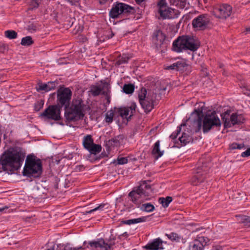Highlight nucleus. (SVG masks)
<instances>
[{"label":"nucleus","mask_w":250,"mask_h":250,"mask_svg":"<svg viewBox=\"0 0 250 250\" xmlns=\"http://www.w3.org/2000/svg\"><path fill=\"white\" fill-rule=\"evenodd\" d=\"M72 91L69 88H60L57 91V105L61 106V108L64 106V116L67 121H77L83 119L86 106L79 98L73 100L69 106Z\"/></svg>","instance_id":"1"},{"label":"nucleus","mask_w":250,"mask_h":250,"mask_svg":"<svg viewBox=\"0 0 250 250\" xmlns=\"http://www.w3.org/2000/svg\"><path fill=\"white\" fill-rule=\"evenodd\" d=\"M190 122L197 124L198 130L202 127L204 133H208L215 127L219 128L221 125V121L215 111L207 113L204 116L203 110L199 108L195 109L187 120V124Z\"/></svg>","instance_id":"2"},{"label":"nucleus","mask_w":250,"mask_h":250,"mask_svg":"<svg viewBox=\"0 0 250 250\" xmlns=\"http://www.w3.org/2000/svg\"><path fill=\"white\" fill-rule=\"evenodd\" d=\"M25 157V153L20 149L9 148L5 151L0 159V168L4 171L8 168L19 169L22 166Z\"/></svg>","instance_id":"3"},{"label":"nucleus","mask_w":250,"mask_h":250,"mask_svg":"<svg viewBox=\"0 0 250 250\" xmlns=\"http://www.w3.org/2000/svg\"><path fill=\"white\" fill-rule=\"evenodd\" d=\"M200 46L199 42L193 36H183L179 37L172 43V50L180 53L184 50L195 51Z\"/></svg>","instance_id":"4"},{"label":"nucleus","mask_w":250,"mask_h":250,"mask_svg":"<svg viewBox=\"0 0 250 250\" xmlns=\"http://www.w3.org/2000/svg\"><path fill=\"white\" fill-rule=\"evenodd\" d=\"M152 193L151 187L144 183L134 189L128 194V197L131 201L139 207L142 203L149 199Z\"/></svg>","instance_id":"5"},{"label":"nucleus","mask_w":250,"mask_h":250,"mask_svg":"<svg viewBox=\"0 0 250 250\" xmlns=\"http://www.w3.org/2000/svg\"><path fill=\"white\" fill-rule=\"evenodd\" d=\"M156 94L153 92L149 91L142 87L139 92L138 98L140 104L146 112H149L154 108V103Z\"/></svg>","instance_id":"6"},{"label":"nucleus","mask_w":250,"mask_h":250,"mask_svg":"<svg viewBox=\"0 0 250 250\" xmlns=\"http://www.w3.org/2000/svg\"><path fill=\"white\" fill-rule=\"evenodd\" d=\"M42 172V162L40 159L27 157L23 170L24 175L39 177Z\"/></svg>","instance_id":"7"},{"label":"nucleus","mask_w":250,"mask_h":250,"mask_svg":"<svg viewBox=\"0 0 250 250\" xmlns=\"http://www.w3.org/2000/svg\"><path fill=\"white\" fill-rule=\"evenodd\" d=\"M135 9L125 3L117 2L113 4L109 15L112 19H116L122 14H134Z\"/></svg>","instance_id":"8"},{"label":"nucleus","mask_w":250,"mask_h":250,"mask_svg":"<svg viewBox=\"0 0 250 250\" xmlns=\"http://www.w3.org/2000/svg\"><path fill=\"white\" fill-rule=\"evenodd\" d=\"M61 106L59 105H49L42 112L40 117L44 120H52L58 121L61 120Z\"/></svg>","instance_id":"9"},{"label":"nucleus","mask_w":250,"mask_h":250,"mask_svg":"<svg viewBox=\"0 0 250 250\" xmlns=\"http://www.w3.org/2000/svg\"><path fill=\"white\" fill-rule=\"evenodd\" d=\"M208 168L205 164H203L201 167H198L195 170L194 175L190 180L191 184L193 186H197L202 183L207 178Z\"/></svg>","instance_id":"10"},{"label":"nucleus","mask_w":250,"mask_h":250,"mask_svg":"<svg viewBox=\"0 0 250 250\" xmlns=\"http://www.w3.org/2000/svg\"><path fill=\"white\" fill-rule=\"evenodd\" d=\"M232 12L231 6L226 3L216 6L214 10L215 16L221 19H226L231 15Z\"/></svg>","instance_id":"11"},{"label":"nucleus","mask_w":250,"mask_h":250,"mask_svg":"<svg viewBox=\"0 0 250 250\" xmlns=\"http://www.w3.org/2000/svg\"><path fill=\"white\" fill-rule=\"evenodd\" d=\"M210 19L207 14H201L194 18L192 25L195 30H204L209 24Z\"/></svg>","instance_id":"12"},{"label":"nucleus","mask_w":250,"mask_h":250,"mask_svg":"<svg viewBox=\"0 0 250 250\" xmlns=\"http://www.w3.org/2000/svg\"><path fill=\"white\" fill-rule=\"evenodd\" d=\"M158 13L163 19H170L173 17V9L169 7L165 0H160L157 3Z\"/></svg>","instance_id":"13"},{"label":"nucleus","mask_w":250,"mask_h":250,"mask_svg":"<svg viewBox=\"0 0 250 250\" xmlns=\"http://www.w3.org/2000/svg\"><path fill=\"white\" fill-rule=\"evenodd\" d=\"M221 117L225 127H229L231 124L234 125L240 122L238 119V115L236 113H232L229 117V114L228 112H226L221 115Z\"/></svg>","instance_id":"14"},{"label":"nucleus","mask_w":250,"mask_h":250,"mask_svg":"<svg viewBox=\"0 0 250 250\" xmlns=\"http://www.w3.org/2000/svg\"><path fill=\"white\" fill-rule=\"evenodd\" d=\"M136 107V104L133 103L129 107H121L118 109L117 111L123 118H125L128 120L135 113Z\"/></svg>","instance_id":"15"},{"label":"nucleus","mask_w":250,"mask_h":250,"mask_svg":"<svg viewBox=\"0 0 250 250\" xmlns=\"http://www.w3.org/2000/svg\"><path fill=\"white\" fill-rule=\"evenodd\" d=\"M166 36L160 29H157L153 32L152 35V42L157 47H160L165 40Z\"/></svg>","instance_id":"16"},{"label":"nucleus","mask_w":250,"mask_h":250,"mask_svg":"<svg viewBox=\"0 0 250 250\" xmlns=\"http://www.w3.org/2000/svg\"><path fill=\"white\" fill-rule=\"evenodd\" d=\"M164 243V242L161 239L158 238L148 243L145 246V248L146 250H163Z\"/></svg>","instance_id":"17"},{"label":"nucleus","mask_w":250,"mask_h":250,"mask_svg":"<svg viewBox=\"0 0 250 250\" xmlns=\"http://www.w3.org/2000/svg\"><path fill=\"white\" fill-rule=\"evenodd\" d=\"M57 85V83L55 81L49 82L46 83H39L38 84V87L37 88L38 91H44L45 92H48L52 89H54Z\"/></svg>","instance_id":"18"},{"label":"nucleus","mask_w":250,"mask_h":250,"mask_svg":"<svg viewBox=\"0 0 250 250\" xmlns=\"http://www.w3.org/2000/svg\"><path fill=\"white\" fill-rule=\"evenodd\" d=\"M160 141L158 140L154 145L151 153L155 159H157L163 156L164 151L160 148Z\"/></svg>","instance_id":"19"},{"label":"nucleus","mask_w":250,"mask_h":250,"mask_svg":"<svg viewBox=\"0 0 250 250\" xmlns=\"http://www.w3.org/2000/svg\"><path fill=\"white\" fill-rule=\"evenodd\" d=\"M179 140L182 145H186L188 143L192 142L193 139L191 136V131L188 132H184L181 136L179 137Z\"/></svg>","instance_id":"20"},{"label":"nucleus","mask_w":250,"mask_h":250,"mask_svg":"<svg viewBox=\"0 0 250 250\" xmlns=\"http://www.w3.org/2000/svg\"><path fill=\"white\" fill-rule=\"evenodd\" d=\"M123 135H120L114 137L108 141V145L110 146H118L123 142Z\"/></svg>","instance_id":"21"},{"label":"nucleus","mask_w":250,"mask_h":250,"mask_svg":"<svg viewBox=\"0 0 250 250\" xmlns=\"http://www.w3.org/2000/svg\"><path fill=\"white\" fill-rule=\"evenodd\" d=\"M209 240L207 237L204 236H198L194 242L200 247V248L203 250L205 246L208 242Z\"/></svg>","instance_id":"22"},{"label":"nucleus","mask_w":250,"mask_h":250,"mask_svg":"<svg viewBox=\"0 0 250 250\" xmlns=\"http://www.w3.org/2000/svg\"><path fill=\"white\" fill-rule=\"evenodd\" d=\"M237 221L239 223L243 224V226L249 228L250 227V218L249 216L244 215H236Z\"/></svg>","instance_id":"23"},{"label":"nucleus","mask_w":250,"mask_h":250,"mask_svg":"<svg viewBox=\"0 0 250 250\" xmlns=\"http://www.w3.org/2000/svg\"><path fill=\"white\" fill-rule=\"evenodd\" d=\"M94 144V140L91 135H86L84 136L83 140V145L84 148L88 149Z\"/></svg>","instance_id":"24"},{"label":"nucleus","mask_w":250,"mask_h":250,"mask_svg":"<svg viewBox=\"0 0 250 250\" xmlns=\"http://www.w3.org/2000/svg\"><path fill=\"white\" fill-rule=\"evenodd\" d=\"M130 58V56H129V55L127 54H124L122 55H120L117 58L115 64L120 65L126 63L128 62Z\"/></svg>","instance_id":"25"},{"label":"nucleus","mask_w":250,"mask_h":250,"mask_svg":"<svg viewBox=\"0 0 250 250\" xmlns=\"http://www.w3.org/2000/svg\"><path fill=\"white\" fill-rule=\"evenodd\" d=\"M146 220V217H142L138 218L129 219L123 221L124 224L131 225L134 224H137L141 222H145Z\"/></svg>","instance_id":"26"},{"label":"nucleus","mask_w":250,"mask_h":250,"mask_svg":"<svg viewBox=\"0 0 250 250\" xmlns=\"http://www.w3.org/2000/svg\"><path fill=\"white\" fill-rule=\"evenodd\" d=\"M87 150L93 154H96L100 152L102 150V146L100 145L93 144L88 148Z\"/></svg>","instance_id":"27"},{"label":"nucleus","mask_w":250,"mask_h":250,"mask_svg":"<svg viewBox=\"0 0 250 250\" xmlns=\"http://www.w3.org/2000/svg\"><path fill=\"white\" fill-rule=\"evenodd\" d=\"M90 92L93 96H97L103 93V88L100 86L93 85L91 87Z\"/></svg>","instance_id":"28"},{"label":"nucleus","mask_w":250,"mask_h":250,"mask_svg":"<svg viewBox=\"0 0 250 250\" xmlns=\"http://www.w3.org/2000/svg\"><path fill=\"white\" fill-rule=\"evenodd\" d=\"M172 201V198L170 196H167L166 198L161 197L159 199V202L161 204L163 207L167 208L168 206L169 203Z\"/></svg>","instance_id":"29"},{"label":"nucleus","mask_w":250,"mask_h":250,"mask_svg":"<svg viewBox=\"0 0 250 250\" xmlns=\"http://www.w3.org/2000/svg\"><path fill=\"white\" fill-rule=\"evenodd\" d=\"M105 242L104 239H101L98 241H90L89 242V245L91 247H94L95 248H100L104 246Z\"/></svg>","instance_id":"30"},{"label":"nucleus","mask_w":250,"mask_h":250,"mask_svg":"<svg viewBox=\"0 0 250 250\" xmlns=\"http://www.w3.org/2000/svg\"><path fill=\"white\" fill-rule=\"evenodd\" d=\"M123 91L126 94H131L134 91V85L133 84H125L123 86Z\"/></svg>","instance_id":"31"},{"label":"nucleus","mask_w":250,"mask_h":250,"mask_svg":"<svg viewBox=\"0 0 250 250\" xmlns=\"http://www.w3.org/2000/svg\"><path fill=\"white\" fill-rule=\"evenodd\" d=\"M34 42L30 36H26L21 39V44L24 46H29L33 43Z\"/></svg>","instance_id":"32"},{"label":"nucleus","mask_w":250,"mask_h":250,"mask_svg":"<svg viewBox=\"0 0 250 250\" xmlns=\"http://www.w3.org/2000/svg\"><path fill=\"white\" fill-rule=\"evenodd\" d=\"M154 206L150 203H146L143 204L141 207V209L142 210L146 212H151L154 209Z\"/></svg>","instance_id":"33"},{"label":"nucleus","mask_w":250,"mask_h":250,"mask_svg":"<svg viewBox=\"0 0 250 250\" xmlns=\"http://www.w3.org/2000/svg\"><path fill=\"white\" fill-rule=\"evenodd\" d=\"M189 123H188L187 124V122L186 123H183L180 126H178L177 127V129L176 131V132H173L170 136V138L172 139V140H174L175 139H176L177 137V136L178 135V134L180 133V132H181V127L182 126H186L187 125H188Z\"/></svg>","instance_id":"34"},{"label":"nucleus","mask_w":250,"mask_h":250,"mask_svg":"<svg viewBox=\"0 0 250 250\" xmlns=\"http://www.w3.org/2000/svg\"><path fill=\"white\" fill-rule=\"evenodd\" d=\"M4 35L6 38L9 39H14L17 37V33L14 30L5 31Z\"/></svg>","instance_id":"35"},{"label":"nucleus","mask_w":250,"mask_h":250,"mask_svg":"<svg viewBox=\"0 0 250 250\" xmlns=\"http://www.w3.org/2000/svg\"><path fill=\"white\" fill-rule=\"evenodd\" d=\"M113 111L112 110L108 111L105 114V122L108 123H112L113 121Z\"/></svg>","instance_id":"36"},{"label":"nucleus","mask_w":250,"mask_h":250,"mask_svg":"<svg viewBox=\"0 0 250 250\" xmlns=\"http://www.w3.org/2000/svg\"><path fill=\"white\" fill-rule=\"evenodd\" d=\"M167 237L172 241H175L176 242L180 241V237L179 235L175 232H171L169 234H167Z\"/></svg>","instance_id":"37"},{"label":"nucleus","mask_w":250,"mask_h":250,"mask_svg":"<svg viewBox=\"0 0 250 250\" xmlns=\"http://www.w3.org/2000/svg\"><path fill=\"white\" fill-rule=\"evenodd\" d=\"M177 67V71L183 70L184 68L187 66V63L183 61H177L175 62Z\"/></svg>","instance_id":"38"},{"label":"nucleus","mask_w":250,"mask_h":250,"mask_svg":"<svg viewBox=\"0 0 250 250\" xmlns=\"http://www.w3.org/2000/svg\"><path fill=\"white\" fill-rule=\"evenodd\" d=\"M105 204H101L99 206H98L97 207L93 209H92L88 211H85L84 212H83V214L84 215H87L88 214H90L94 211H97V210H103L104 207L105 206Z\"/></svg>","instance_id":"39"},{"label":"nucleus","mask_w":250,"mask_h":250,"mask_svg":"<svg viewBox=\"0 0 250 250\" xmlns=\"http://www.w3.org/2000/svg\"><path fill=\"white\" fill-rule=\"evenodd\" d=\"M44 102L42 100L38 101L34 105V109L36 111H39L41 108L43 107Z\"/></svg>","instance_id":"40"},{"label":"nucleus","mask_w":250,"mask_h":250,"mask_svg":"<svg viewBox=\"0 0 250 250\" xmlns=\"http://www.w3.org/2000/svg\"><path fill=\"white\" fill-rule=\"evenodd\" d=\"M128 160L126 157L118 158L117 160H114V163H117L118 165H124L127 163Z\"/></svg>","instance_id":"41"},{"label":"nucleus","mask_w":250,"mask_h":250,"mask_svg":"<svg viewBox=\"0 0 250 250\" xmlns=\"http://www.w3.org/2000/svg\"><path fill=\"white\" fill-rule=\"evenodd\" d=\"M187 250H202L194 241L191 242Z\"/></svg>","instance_id":"42"},{"label":"nucleus","mask_w":250,"mask_h":250,"mask_svg":"<svg viewBox=\"0 0 250 250\" xmlns=\"http://www.w3.org/2000/svg\"><path fill=\"white\" fill-rule=\"evenodd\" d=\"M41 0H28L27 3L33 8L38 7Z\"/></svg>","instance_id":"43"},{"label":"nucleus","mask_w":250,"mask_h":250,"mask_svg":"<svg viewBox=\"0 0 250 250\" xmlns=\"http://www.w3.org/2000/svg\"><path fill=\"white\" fill-rule=\"evenodd\" d=\"M70 4L72 6H76L79 4L78 0H64Z\"/></svg>","instance_id":"44"},{"label":"nucleus","mask_w":250,"mask_h":250,"mask_svg":"<svg viewBox=\"0 0 250 250\" xmlns=\"http://www.w3.org/2000/svg\"><path fill=\"white\" fill-rule=\"evenodd\" d=\"M102 94L104 95L105 96V99L107 101V103L108 104L110 103V97L108 94V91H103V93H102Z\"/></svg>","instance_id":"45"},{"label":"nucleus","mask_w":250,"mask_h":250,"mask_svg":"<svg viewBox=\"0 0 250 250\" xmlns=\"http://www.w3.org/2000/svg\"><path fill=\"white\" fill-rule=\"evenodd\" d=\"M249 156H250V147L248 148L246 150V151H245V152H243L241 154V156L243 157H248Z\"/></svg>","instance_id":"46"},{"label":"nucleus","mask_w":250,"mask_h":250,"mask_svg":"<svg viewBox=\"0 0 250 250\" xmlns=\"http://www.w3.org/2000/svg\"><path fill=\"white\" fill-rule=\"evenodd\" d=\"M167 70H177V67L176 65L175 64V62L173 63V64L167 66L166 68Z\"/></svg>","instance_id":"47"},{"label":"nucleus","mask_w":250,"mask_h":250,"mask_svg":"<svg viewBox=\"0 0 250 250\" xmlns=\"http://www.w3.org/2000/svg\"><path fill=\"white\" fill-rule=\"evenodd\" d=\"M27 30L29 31H35L36 30V27L33 24H30L28 25Z\"/></svg>","instance_id":"48"},{"label":"nucleus","mask_w":250,"mask_h":250,"mask_svg":"<svg viewBox=\"0 0 250 250\" xmlns=\"http://www.w3.org/2000/svg\"><path fill=\"white\" fill-rule=\"evenodd\" d=\"M102 250H110L111 246L108 244L105 243L104 246L101 248Z\"/></svg>","instance_id":"49"},{"label":"nucleus","mask_w":250,"mask_h":250,"mask_svg":"<svg viewBox=\"0 0 250 250\" xmlns=\"http://www.w3.org/2000/svg\"><path fill=\"white\" fill-rule=\"evenodd\" d=\"M230 147L231 149H237V143H232L230 145Z\"/></svg>","instance_id":"50"},{"label":"nucleus","mask_w":250,"mask_h":250,"mask_svg":"<svg viewBox=\"0 0 250 250\" xmlns=\"http://www.w3.org/2000/svg\"><path fill=\"white\" fill-rule=\"evenodd\" d=\"M237 149H240L244 147V145L243 144H239L237 143Z\"/></svg>","instance_id":"51"},{"label":"nucleus","mask_w":250,"mask_h":250,"mask_svg":"<svg viewBox=\"0 0 250 250\" xmlns=\"http://www.w3.org/2000/svg\"><path fill=\"white\" fill-rule=\"evenodd\" d=\"M64 250H76V249L75 248H72L69 246H66L65 247Z\"/></svg>","instance_id":"52"},{"label":"nucleus","mask_w":250,"mask_h":250,"mask_svg":"<svg viewBox=\"0 0 250 250\" xmlns=\"http://www.w3.org/2000/svg\"><path fill=\"white\" fill-rule=\"evenodd\" d=\"M145 0H135V1L137 3L140 4L142 2L144 1Z\"/></svg>","instance_id":"53"},{"label":"nucleus","mask_w":250,"mask_h":250,"mask_svg":"<svg viewBox=\"0 0 250 250\" xmlns=\"http://www.w3.org/2000/svg\"><path fill=\"white\" fill-rule=\"evenodd\" d=\"M4 48L0 47V52H3Z\"/></svg>","instance_id":"54"},{"label":"nucleus","mask_w":250,"mask_h":250,"mask_svg":"<svg viewBox=\"0 0 250 250\" xmlns=\"http://www.w3.org/2000/svg\"><path fill=\"white\" fill-rule=\"evenodd\" d=\"M244 94H246L247 95H249L250 93H249V91H247L246 92H244Z\"/></svg>","instance_id":"55"},{"label":"nucleus","mask_w":250,"mask_h":250,"mask_svg":"<svg viewBox=\"0 0 250 250\" xmlns=\"http://www.w3.org/2000/svg\"><path fill=\"white\" fill-rule=\"evenodd\" d=\"M4 209V208H0V212L2 211Z\"/></svg>","instance_id":"56"},{"label":"nucleus","mask_w":250,"mask_h":250,"mask_svg":"<svg viewBox=\"0 0 250 250\" xmlns=\"http://www.w3.org/2000/svg\"><path fill=\"white\" fill-rule=\"evenodd\" d=\"M54 250V247H53V248H50V249H48V250Z\"/></svg>","instance_id":"57"},{"label":"nucleus","mask_w":250,"mask_h":250,"mask_svg":"<svg viewBox=\"0 0 250 250\" xmlns=\"http://www.w3.org/2000/svg\"><path fill=\"white\" fill-rule=\"evenodd\" d=\"M113 36H114V34L112 33V36H111V37H113Z\"/></svg>","instance_id":"58"},{"label":"nucleus","mask_w":250,"mask_h":250,"mask_svg":"<svg viewBox=\"0 0 250 250\" xmlns=\"http://www.w3.org/2000/svg\"><path fill=\"white\" fill-rule=\"evenodd\" d=\"M249 28L247 29V31H249Z\"/></svg>","instance_id":"59"},{"label":"nucleus","mask_w":250,"mask_h":250,"mask_svg":"<svg viewBox=\"0 0 250 250\" xmlns=\"http://www.w3.org/2000/svg\"><path fill=\"white\" fill-rule=\"evenodd\" d=\"M55 95V93L52 94V95H53V96Z\"/></svg>","instance_id":"60"}]
</instances>
